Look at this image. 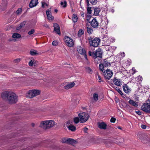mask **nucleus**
<instances>
[{
    "instance_id": "16",
    "label": "nucleus",
    "mask_w": 150,
    "mask_h": 150,
    "mask_svg": "<svg viewBox=\"0 0 150 150\" xmlns=\"http://www.w3.org/2000/svg\"><path fill=\"white\" fill-rule=\"evenodd\" d=\"M7 4V0H2V2L1 5V8L2 10H4L6 8Z\"/></svg>"
},
{
    "instance_id": "46",
    "label": "nucleus",
    "mask_w": 150,
    "mask_h": 150,
    "mask_svg": "<svg viewBox=\"0 0 150 150\" xmlns=\"http://www.w3.org/2000/svg\"><path fill=\"white\" fill-rule=\"evenodd\" d=\"M58 44V42L57 41L54 40L52 42V45L54 46L57 45Z\"/></svg>"
},
{
    "instance_id": "48",
    "label": "nucleus",
    "mask_w": 150,
    "mask_h": 150,
    "mask_svg": "<svg viewBox=\"0 0 150 150\" xmlns=\"http://www.w3.org/2000/svg\"><path fill=\"white\" fill-rule=\"evenodd\" d=\"M137 79H138V80L139 81H142V77L141 76H139L137 77Z\"/></svg>"
},
{
    "instance_id": "20",
    "label": "nucleus",
    "mask_w": 150,
    "mask_h": 150,
    "mask_svg": "<svg viewBox=\"0 0 150 150\" xmlns=\"http://www.w3.org/2000/svg\"><path fill=\"white\" fill-rule=\"evenodd\" d=\"M46 14L47 16L48 19L49 20H52L53 19V17L52 16L51 13L49 10L47 11Z\"/></svg>"
},
{
    "instance_id": "25",
    "label": "nucleus",
    "mask_w": 150,
    "mask_h": 150,
    "mask_svg": "<svg viewBox=\"0 0 150 150\" xmlns=\"http://www.w3.org/2000/svg\"><path fill=\"white\" fill-rule=\"evenodd\" d=\"M106 59H105L103 65L105 67H109L111 66V64L110 62H108L107 61H105Z\"/></svg>"
},
{
    "instance_id": "2",
    "label": "nucleus",
    "mask_w": 150,
    "mask_h": 150,
    "mask_svg": "<svg viewBox=\"0 0 150 150\" xmlns=\"http://www.w3.org/2000/svg\"><path fill=\"white\" fill-rule=\"evenodd\" d=\"M55 125V122L53 120H45L41 122L40 127L45 129H47L53 127Z\"/></svg>"
},
{
    "instance_id": "15",
    "label": "nucleus",
    "mask_w": 150,
    "mask_h": 150,
    "mask_svg": "<svg viewBox=\"0 0 150 150\" xmlns=\"http://www.w3.org/2000/svg\"><path fill=\"white\" fill-rule=\"evenodd\" d=\"M131 105L135 107H137L138 105V102L137 101H134L132 100H130L128 102Z\"/></svg>"
},
{
    "instance_id": "18",
    "label": "nucleus",
    "mask_w": 150,
    "mask_h": 150,
    "mask_svg": "<svg viewBox=\"0 0 150 150\" xmlns=\"http://www.w3.org/2000/svg\"><path fill=\"white\" fill-rule=\"evenodd\" d=\"M123 88L124 91L127 93H129L131 91L130 89L126 84H125L123 86Z\"/></svg>"
},
{
    "instance_id": "57",
    "label": "nucleus",
    "mask_w": 150,
    "mask_h": 150,
    "mask_svg": "<svg viewBox=\"0 0 150 150\" xmlns=\"http://www.w3.org/2000/svg\"><path fill=\"white\" fill-rule=\"evenodd\" d=\"M86 2L87 3V5L88 6V4H89L88 0H86Z\"/></svg>"
},
{
    "instance_id": "19",
    "label": "nucleus",
    "mask_w": 150,
    "mask_h": 150,
    "mask_svg": "<svg viewBox=\"0 0 150 150\" xmlns=\"http://www.w3.org/2000/svg\"><path fill=\"white\" fill-rule=\"evenodd\" d=\"M74 82H72L68 83L64 86V88L66 89H68L73 87L75 85Z\"/></svg>"
},
{
    "instance_id": "34",
    "label": "nucleus",
    "mask_w": 150,
    "mask_h": 150,
    "mask_svg": "<svg viewBox=\"0 0 150 150\" xmlns=\"http://www.w3.org/2000/svg\"><path fill=\"white\" fill-rule=\"evenodd\" d=\"M36 62V60L34 59L31 60L30 62H29V65L30 66H33V65L34 64L35 62Z\"/></svg>"
},
{
    "instance_id": "12",
    "label": "nucleus",
    "mask_w": 150,
    "mask_h": 150,
    "mask_svg": "<svg viewBox=\"0 0 150 150\" xmlns=\"http://www.w3.org/2000/svg\"><path fill=\"white\" fill-rule=\"evenodd\" d=\"M54 30L56 33L59 35H60L61 33L60 27L59 25L56 23L54 24Z\"/></svg>"
},
{
    "instance_id": "14",
    "label": "nucleus",
    "mask_w": 150,
    "mask_h": 150,
    "mask_svg": "<svg viewBox=\"0 0 150 150\" xmlns=\"http://www.w3.org/2000/svg\"><path fill=\"white\" fill-rule=\"evenodd\" d=\"M38 0H32L29 5L30 8L36 6L38 4Z\"/></svg>"
},
{
    "instance_id": "49",
    "label": "nucleus",
    "mask_w": 150,
    "mask_h": 150,
    "mask_svg": "<svg viewBox=\"0 0 150 150\" xmlns=\"http://www.w3.org/2000/svg\"><path fill=\"white\" fill-rule=\"evenodd\" d=\"M98 78L99 80V82H103V81L101 80V77L98 74Z\"/></svg>"
},
{
    "instance_id": "56",
    "label": "nucleus",
    "mask_w": 150,
    "mask_h": 150,
    "mask_svg": "<svg viewBox=\"0 0 150 150\" xmlns=\"http://www.w3.org/2000/svg\"><path fill=\"white\" fill-rule=\"evenodd\" d=\"M112 40V39L111 38H109L108 40V42H111Z\"/></svg>"
},
{
    "instance_id": "40",
    "label": "nucleus",
    "mask_w": 150,
    "mask_h": 150,
    "mask_svg": "<svg viewBox=\"0 0 150 150\" xmlns=\"http://www.w3.org/2000/svg\"><path fill=\"white\" fill-rule=\"evenodd\" d=\"M83 31L82 29H80L78 32V35L79 36H80L83 34Z\"/></svg>"
},
{
    "instance_id": "41",
    "label": "nucleus",
    "mask_w": 150,
    "mask_h": 150,
    "mask_svg": "<svg viewBox=\"0 0 150 150\" xmlns=\"http://www.w3.org/2000/svg\"><path fill=\"white\" fill-rule=\"evenodd\" d=\"M88 54L89 55L92 56L93 58H95V53L94 52L89 51L88 52Z\"/></svg>"
},
{
    "instance_id": "61",
    "label": "nucleus",
    "mask_w": 150,
    "mask_h": 150,
    "mask_svg": "<svg viewBox=\"0 0 150 150\" xmlns=\"http://www.w3.org/2000/svg\"><path fill=\"white\" fill-rule=\"evenodd\" d=\"M118 128H119V129H121V127H118Z\"/></svg>"
},
{
    "instance_id": "22",
    "label": "nucleus",
    "mask_w": 150,
    "mask_h": 150,
    "mask_svg": "<svg viewBox=\"0 0 150 150\" xmlns=\"http://www.w3.org/2000/svg\"><path fill=\"white\" fill-rule=\"evenodd\" d=\"M67 127L69 130L72 131H75L76 129L75 126L71 125L68 126Z\"/></svg>"
},
{
    "instance_id": "6",
    "label": "nucleus",
    "mask_w": 150,
    "mask_h": 150,
    "mask_svg": "<svg viewBox=\"0 0 150 150\" xmlns=\"http://www.w3.org/2000/svg\"><path fill=\"white\" fill-rule=\"evenodd\" d=\"M88 40L90 45L94 47H97L99 45V44L100 41L99 38H95L93 40H92L91 38H89Z\"/></svg>"
},
{
    "instance_id": "52",
    "label": "nucleus",
    "mask_w": 150,
    "mask_h": 150,
    "mask_svg": "<svg viewBox=\"0 0 150 150\" xmlns=\"http://www.w3.org/2000/svg\"><path fill=\"white\" fill-rule=\"evenodd\" d=\"M88 128L86 127H85L83 129V131L85 132H86L88 130Z\"/></svg>"
},
{
    "instance_id": "53",
    "label": "nucleus",
    "mask_w": 150,
    "mask_h": 150,
    "mask_svg": "<svg viewBox=\"0 0 150 150\" xmlns=\"http://www.w3.org/2000/svg\"><path fill=\"white\" fill-rule=\"evenodd\" d=\"M121 56L122 57H124L125 56V53L124 52H122L121 53Z\"/></svg>"
},
{
    "instance_id": "58",
    "label": "nucleus",
    "mask_w": 150,
    "mask_h": 150,
    "mask_svg": "<svg viewBox=\"0 0 150 150\" xmlns=\"http://www.w3.org/2000/svg\"><path fill=\"white\" fill-rule=\"evenodd\" d=\"M54 11H55V12H57V9H55V10H54Z\"/></svg>"
},
{
    "instance_id": "32",
    "label": "nucleus",
    "mask_w": 150,
    "mask_h": 150,
    "mask_svg": "<svg viewBox=\"0 0 150 150\" xmlns=\"http://www.w3.org/2000/svg\"><path fill=\"white\" fill-rule=\"evenodd\" d=\"M87 31L89 34H92L93 30L92 28L88 27H87Z\"/></svg>"
},
{
    "instance_id": "1",
    "label": "nucleus",
    "mask_w": 150,
    "mask_h": 150,
    "mask_svg": "<svg viewBox=\"0 0 150 150\" xmlns=\"http://www.w3.org/2000/svg\"><path fill=\"white\" fill-rule=\"evenodd\" d=\"M1 97L3 99H7L10 104L15 103L17 101L16 95L12 92L5 91L3 92L1 94Z\"/></svg>"
},
{
    "instance_id": "62",
    "label": "nucleus",
    "mask_w": 150,
    "mask_h": 150,
    "mask_svg": "<svg viewBox=\"0 0 150 150\" xmlns=\"http://www.w3.org/2000/svg\"><path fill=\"white\" fill-rule=\"evenodd\" d=\"M81 16H82L83 17H84V14H82Z\"/></svg>"
},
{
    "instance_id": "50",
    "label": "nucleus",
    "mask_w": 150,
    "mask_h": 150,
    "mask_svg": "<svg viewBox=\"0 0 150 150\" xmlns=\"http://www.w3.org/2000/svg\"><path fill=\"white\" fill-rule=\"evenodd\" d=\"M20 61V58H18L17 59H15L14 60V62L15 63H18Z\"/></svg>"
},
{
    "instance_id": "31",
    "label": "nucleus",
    "mask_w": 150,
    "mask_h": 150,
    "mask_svg": "<svg viewBox=\"0 0 150 150\" xmlns=\"http://www.w3.org/2000/svg\"><path fill=\"white\" fill-rule=\"evenodd\" d=\"M61 5L64 8L66 7L67 6V2L65 1H62L60 3Z\"/></svg>"
},
{
    "instance_id": "35",
    "label": "nucleus",
    "mask_w": 150,
    "mask_h": 150,
    "mask_svg": "<svg viewBox=\"0 0 150 150\" xmlns=\"http://www.w3.org/2000/svg\"><path fill=\"white\" fill-rule=\"evenodd\" d=\"M86 71L87 72L91 74L93 73V71L92 69L89 67H86Z\"/></svg>"
},
{
    "instance_id": "59",
    "label": "nucleus",
    "mask_w": 150,
    "mask_h": 150,
    "mask_svg": "<svg viewBox=\"0 0 150 150\" xmlns=\"http://www.w3.org/2000/svg\"><path fill=\"white\" fill-rule=\"evenodd\" d=\"M32 125L33 127H34V123L32 124Z\"/></svg>"
},
{
    "instance_id": "30",
    "label": "nucleus",
    "mask_w": 150,
    "mask_h": 150,
    "mask_svg": "<svg viewBox=\"0 0 150 150\" xmlns=\"http://www.w3.org/2000/svg\"><path fill=\"white\" fill-rule=\"evenodd\" d=\"M93 98L95 101H96L98 99V95L97 93H94L93 95Z\"/></svg>"
},
{
    "instance_id": "26",
    "label": "nucleus",
    "mask_w": 150,
    "mask_h": 150,
    "mask_svg": "<svg viewBox=\"0 0 150 150\" xmlns=\"http://www.w3.org/2000/svg\"><path fill=\"white\" fill-rule=\"evenodd\" d=\"M21 37V35L17 33H14L12 35V37L13 38H19Z\"/></svg>"
},
{
    "instance_id": "23",
    "label": "nucleus",
    "mask_w": 150,
    "mask_h": 150,
    "mask_svg": "<svg viewBox=\"0 0 150 150\" xmlns=\"http://www.w3.org/2000/svg\"><path fill=\"white\" fill-rule=\"evenodd\" d=\"M100 11V8H95L94 9V14L95 16L98 15Z\"/></svg>"
},
{
    "instance_id": "60",
    "label": "nucleus",
    "mask_w": 150,
    "mask_h": 150,
    "mask_svg": "<svg viewBox=\"0 0 150 150\" xmlns=\"http://www.w3.org/2000/svg\"><path fill=\"white\" fill-rule=\"evenodd\" d=\"M110 43H107V45H109V44H110Z\"/></svg>"
},
{
    "instance_id": "54",
    "label": "nucleus",
    "mask_w": 150,
    "mask_h": 150,
    "mask_svg": "<svg viewBox=\"0 0 150 150\" xmlns=\"http://www.w3.org/2000/svg\"><path fill=\"white\" fill-rule=\"evenodd\" d=\"M136 112L139 115H141V112L139 111H136Z\"/></svg>"
},
{
    "instance_id": "47",
    "label": "nucleus",
    "mask_w": 150,
    "mask_h": 150,
    "mask_svg": "<svg viewBox=\"0 0 150 150\" xmlns=\"http://www.w3.org/2000/svg\"><path fill=\"white\" fill-rule=\"evenodd\" d=\"M116 120V119L114 117H112L110 120V122H111L114 123L115 122Z\"/></svg>"
},
{
    "instance_id": "45",
    "label": "nucleus",
    "mask_w": 150,
    "mask_h": 150,
    "mask_svg": "<svg viewBox=\"0 0 150 150\" xmlns=\"http://www.w3.org/2000/svg\"><path fill=\"white\" fill-rule=\"evenodd\" d=\"M91 8L89 7L87 8V13L89 14H90L91 13L92 10H91Z\"/></svg>"
},
{
    "instance_id": "29",
    "label": "nucleus",
    "mask_w": 150,
    "mask_h": 150,
    "mask_svg": "<svg viewBox=\"0 0 150 150\" xmlns=\"http://www.w3.org/2000/svg\"><path fill=\"white\" fill-rule=\"evenodd\" d=\"M78 18L77 16L75 14H74L72 17V20L74 23L77 21Z\"/></svg>"
},
{
    "instance_id": "11",
    "label": "nucleus",
    "mask_w": 150,
    "mask_h": 150,
    "mask_svg": "<svg viewBox=\"0 0 150 150\" xmlns=\"http://www.w3.org/2000/svg\"><path fill=\"white\" fill-rule=\"evenodd\" d=\"M99 23L95 18H93L91 22V26L94 28H96L98 26Z\"/></svg>"
},
{
    "instance_id": "21",
    "label": "nucleus",
    "mask_w": 150,
    "mask_h": 150,
    "mask_svg": "<svg viewBox=\"0 0 150 150\" xmlns=\"http://www.w3.org/2000/svg\"><path fill=\"white\" fill-rule=\"evenodd\" d=\"M68 140L67 144H73L77 143V141L73 139L68 138Z\"/></svg>"
},
{
    "instance_id": "10",
    "label": "nucleus",
    "mask_w": 150,
    "mask_h": 150,
    "mask_svg": "<svg viewBox=\"0 0 150 150\" xmlns=\"http://www.w3.org/2000/svg\"><path fill=\"white\" fill-rule=\"evenodd\" d=\"M113 82L114 84L118 86H120L122 85V82L121 79L115 78L113 79Z\"/></svg>"
},
{
    "instance_id": "5",
    "label": "nucleus",
    "mask_w": 150,
    "mask_h": 150,
    "mask_svg": "<svg viewBox=\"0 0 150 150\" xmlns=\"http://www.w3.org/2000/svg\"><path fill=\"white\" fill-rule=\"evenodd\" d=\"M141 109L143 111L150 113V100H147L146 103H144L142 106Z\"/></svg>"
},
{
    "instance_id": "33",
    "label": "nucleus",
    "mask_w": 150,
    "mask_h": 150,
    "mask_svg": "<svg viewBox=\"0 0 150 150\" xmlns=\"http://www.w3.org/2000/svg\"><path fill=\"white\" fill-rule=\"evenodd\" d=\"M42 8H45V6H48V4L46 3V1L45 0L42 1Z\"/></svg>"
},
{
    "instance_id": "64",
    "label": "nucleus",
    "mask_w": 150,
    "mask_h": 150,
    "mask_svg": "<svg viewBox=\"0 0 150 150\" xmlns=\"http://www.w3.org/2000/svg\"><path fill=\"white\" fill-rule=\"evenodd\" d=\"M121 139V140H122L123 141V139H122H122Z\"/></svg>"
},
{
    "instance_id": "27",
    "label": "nucleus",
    "mask_w": 150,
    "mask_h": 150,
    "mask_svg": "<svg viewBox=\"0 0 150 150\" xmlns=\"http://www.w3.org/2000/svg\"><path fill=\"white\" fill-rule=\"evenodd\" d=\"M26 23V21H23V22H22V23H21L20 24V26L18 27H17V30L20 29L22 27H24Z\"/></svg>"
},
{
    "instance_id": "8",
    "label": "nucleus",
    "mask_w": 150,
    "mask_h": 150,
    "mask_svg": "<svg viewBox=\"0 0 150 150\" xmlns=\"http://www.w3.org/2000/svg\"><path fill=\"white\" fill-rule=\"evenodd\" d=\"M103 72L104 77L107 79H110L112 76L113 72L110 69H107L105 71Z\"/></svg>"
},
{
    "instance_id": "28",
    "label": "nucleus",
    "mask_w": 150,
    "mask_h": 150,
    "mask_svg": "<svg viewBox=\"0 0 150 150\" xmlns=\"http://www.w3.org/2000/svg\"><path fill=\"white\" fill-rule=\"evenodd\" d=\"M30 53L31 55L33 56L38 54L37 51L34 50H31L30 52Z\"/></svg>"
},
{
    "instance_id": "17",
    "label": "nucleus",
    "mask_w": 150,
    "mask_h": 150,
    "mask_svg": "<svg viewBox=\"0 0 150 150\" xmlns=\"http://www.w3.org/2000/svg\"><path fill=\"white\" fill-rule=\"evenodd\" d=\"M98 125L100 128L104 129H106L107 126L106 124L104 122H98Z\"/></svg>"
},
{
    "instance_id": "9",
    "label": "nucleus",
    "mask_w": 150,
    "mask_h": 150,
    "mask_svg": "<svg viewBox=\"0 0 150 150\" xmlns=\"http://www.w3.org/2000/svg\"><path fill=\"white\" fill-rule=\"evenodd\" d=\"M77 49L78 52L81 54L84 55V57L87 59V55L86 53L85 50L81 46H78L77 47Z\"/></svg>"
},
{
    "instance_id": "37",
    "label": "nucleus",
    "mask_w": 150,
    "mask_h": 150,
    "mask_svg": "<svg viewBox=\"0 0 150 150\" xmlns=\"http://www.w3.org/2000/svg\"><path fill=\"white\" fill-rule=\"evenodd\" d=\"M22 11V9L21 8H19L16 11V13L17 15H20Z\"/></svg>"
},
{
    "instance_id": "13",
    "label": "nucleus",
    "mask_w": 150,
    "mask_h": 150,
    "mask_svg": "<svg viewBox=\"0 0 150 150\" xmlns=\"http://www.w3.org/2000/svg\"><path fill=\"white\" fill-rule=\"evenodd\" d=\"M102 52L100 48H98L96 51L95 53V58L97 57H101L102 56Z\"/></svg>"
},
{
    "instance_id": "42",
    "label": "nucleus",
    "mask_w": 150,
    "mask_h": 150,
    "mask_svg": "<svg viewBox=\"0 0 150 150\" xmlns=\"http://www.w3.org/2000/svg\"><path fill=\"white\" fill-rule=\"evenodd\" d=\"M68 141V138L66 139L65 138H63L62 139V142L63 143L67 144Z\"/></svg>"
},
{
    "instance_id": "38",
    "label": "nucleus",
    "mask_w": 150,
    "mask_h": 150,
    "mask_svg": "<svg viewBox=\"0 0 150 150\" xmlns=\"http://www.w3.org/2000/svg\"><path fill=\"white\" fill-rule=\"evenodd\" d=\"M104 66L103 64H100L99 65V68L100 70L102 72H103Z\"/></svg>"
},
{
    "instance_id": "3",
    "label": "nucleus",
    "mask_w": 150,
    "mask_h": 150,
    "mask_svg": "<svg viewBox=\"0 0 150 150\" xmlns=\"http://www.w3.org/2000/svg\"><path fill=\"white\" fill-rule=\"evenodd\" d=\"M40 93L39 90H33L29 91L26 93V96L27 98H31L36 96Z\"/></svg>"
},
{
    "instance_id": "51",
    "label": "nucleus",
    "mask_w": 150,
    "mask_h": 150,
    "mask_svg": "<svg viewBox=\"0 0 150 150\" xmlns=\"http://www.w3.org/2000/svg\"><path fill=\"white\" fill-rule=\"evenodd\" d=\"M141 127L143 129H145L146 128V126L144 125H142L141 126Z\"/></svg>"
},
{
    "instance_id": "44",
    "label": "nucleus",
    "mask_w": 150,
    "mask_h": 150,
    "mask_svg": "<svg viewBox=\"0 0 150 150\" xmlns=\"http://www.w3.org/2000/svg\"><path fill=\"white\" fill-rule=\"evenodd\" d=\"M35 32V30L34 29H32L30 31H29L28 33L29 35H31L34 34Z\"/></svg>"
},
{
    "instance_id": "4",
    "label": "nucleus",
    "mask_w": 150,
    "mask_h": 150,
    "mask_svg": "<svg viewBox=\"0 0 150 150\" xmlns=\"http://www.w3.org/2000/svg\"><path fill=\"white\" fill-rule=\"evenodd\" d=\"M81 122L82 123L86 122L88 120L89 117V115L87 113L84 112L80 113L78 115Z\"/></svg>"
},
{
    "instance_id": "7",
    "label": "nucleus",
    "mask_w": 150,
    "mask_h": 150,
    "mask_svg": "<svg viewBox=\"0 0 150 150\" xmlns=\"http://www.w3.org/2000/svg\"><path fill=\"white\" fill-rule=\"evenodd\" d=\"M64 40L66 45L69 47H72L74 45V42L73 40L70 37L66 36L64 38Z\"/></svg>"
},
{
    "instance_id": "43",
    "label": "nucleus",
    "mask_w": 150,
    "mask_h": 150,
    "mask_svg": "<svg viewBox=\"0 0 150 150\" xmlns=\"http://www.w3.org/2000/svg\"><path fill=\"white\" fill-rule=\"evenodd\" d=\"M80 120L79 118L77 117H75L74 119V122L76 124L78 123L79 122Z\"/></svg>"
},
{
    "instance_id": "36",
    "label": "nucleus",
    "mask_w": 150,
    "mask_h": 150,
    "mask_svg": "<svg viewBox=\"0 0 150 150\" xmlns=\"http://www.w3.org/2000/svg\"><path fill=\"white\" fill-rule=\"evenodd\" d=\"M116 47L114 46H110L108 47V51H112L116 49Z\"/></svg>"
},
{
    "instance_id": "39",
    "label": "nucleus",
    "mask_w": 150,
    "mask_h": 150,
    "mask_svg": "<svg viewBox=\"0 0 150 150\" xmlns=\"http://www.w3.org/2000/svg\"><path fill=\"white\" fill-rule=\"evenodd\" d=\"M90 3L93 5L96 4L98 2V0H89Z\"/></svg>"
},
{
    "instance_id": "55",
    "label": "nucleus",
    "mask_w": 150,
    "mask_h": 150,
    "mask_svg": "<svg viewBox=\"0 0 150 150\" xmlns=\"http://www.w3.org/2000/svg\"><path fill=\"white\" fill-rule=\"evenodd\" d=\"M43 26L46 28H48L49 26L47 24H45L43 25Z\"/></svg>"
},
{
    "instance_id": "63",
    "label": "nucleus",
    "mask_w": 150,
    "mask_h": 150,
    "mask_svg": "<svg viewBox=\"0 0 150 150\" xmlns=\"http://www.w3.org/2000/svg\"><path fill=\"white\" fill-rule=\"evenodd\" d=\"M136 71L135 70H134V73H135L136 72V71Z\"/></svg>"
},
{
    "instance_id": "24",
    "label": "nucleus",
    "mask_w": 150,
    "mask_h": 150,
    "mask_svg": "<svg viewBox=\"0 0 150 150\" xmlns=\"http://www.w3.org/2000/svg\"><path fill=\"white\" fill-rule=\"evenodd\" d=\"M113 87L115 88V90L118 92L121 95H123V93L120 90V88L118 87H116L115 86H113Z\"/></svg>"
}]
</instances>
